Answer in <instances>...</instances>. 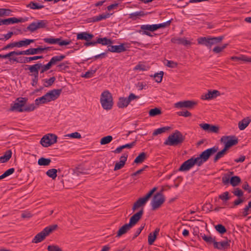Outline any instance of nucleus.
I'll return each instance as SVG.
<instances>
[{"label":"nucleus","mask_w":251,"mask_h":251,"mask_svg":"<svg viewBox=\"0 0 251 251\" xmlns=\"http://www.w3.org/2000/svg\"><path fill=\"white\" fill-rule=\"evenodd\" d=\"M184 140V137L178 130L169 135L164 143L165 145L176 146L181 144Z\"/></svg>","instance_id":"1"},{"label":"nucleus","mask_w":251,"mask_h":251,"mask_svg":"<svg viewBox=\"0 0 251 251\" xmlns=\"http://www.w3.org/2000/svg\"><path fill=\"white\" fill-rule=\"evenodd\" d=\"M224 38V36L201 37L199 38L197 41L199 44L204 45L210 49L213 45L221 43Z\"/></svg>","instance_id":"2"},{"label":"nucleus","mask_w":251,"mask_h":251,"mask_svg":"<svg viewBox=\"0 0 251 251\" xmlns=\"http://www.w3.org/2000/svg\"><path fill=\"white\" fill-rule=\"evenodd\" d=\"M58 227L56 224L51 225L46 227L44 229L35 235L33 239L32 242L34 243H38L44 240L46 237L50 233L55 230Z\"/></svg>","instance_id":"3"},{"label":"nucleus","mask_w":251,"mask_h":251,"mask_svg":"<svg viewBox=\"0 0 251 251\" xmlns=\"http://www.w3.org/2000/svg\"><path fill=\"white\" fill-rule=\"evenodd\" d=\"M218 149V146H214L211 148L204 151L200 154L199 156L195 157L198 163V166H201L204 162L207 161L210 156L216 153Z\"/></svg>","instance_id":"4"},{"label":"nucleus","mask_w":251,"mask_h":251,"mask_svg":"<svg viewBox=\"0 0 251 251\" xmlns=\"http://www.w3.org/2000/svg\"><path fill=\"white\" fill-rule=\"evenodd\" d=\"M100 102L102 107L105 110L112 109L113 101L112 94L108 91H104L100 95Z\"/></svg>","instance_id":"5"},{"label":"nucleus","mask_w":251,"mask_h":251,"mask_svg":"<svg viewBox=\"0 0 251 251\" xmlns=\"http://www.w3.org/2000/svg\"><path fill=\"white\" fill-rule=\"evenodd\" d=\"M157 188L153 187L151 190L144 197L138 199L134 203L132 210L134 211L138 208H141L144 209V206L146 204L149 199L151 197L155 191H156Z\"/></svg>","instance_id":"6"},{"label":"nucleus","mask_w":251,"mask_h":251,"mask_svg":"<svg viewBox=\"0 0 251 251\" xmlns=\"http://www.w3.org/2000/svg\"><path fill=\"white\" fill-rule=\"evenodd\" d=\"M27 98L20 97L16 99L15 102L11 104L10 111L23 112L24 106L27 101Z\"/></svg>","instance_id":"7"},{"label":"nucleus","mask_w":251,"mask_h":251,"mask_svg":"<svg viewBox=\"0 0 251 251\" xmlns=\"http://www.w3.org/2000/svg\"><path fill=\"white\" fill-rule=\"evenodd\" d=\"M139 99V96L135 95L133 93H130L127 98L120 97L117 105L119 108H125L127 107L131 101Z\"/></svg>","instance_id":"8"},{"label":"nucleus","mask_w":251,"mask_h":251,"mask_svg":"<svg viewBox=\"0 0 251 251\" xmlns=\"http://www.w3.org/2000/svg\"><path fill=\"white\" fill-rule=\"evenodd\" d=\"M48 24V21L46 20H37L30 24L26 27V30L32 33L38 29L46 28Z\"/></svg>","instance_id":"9"},{"label":"nucleus","mask_w":251,"mask_h":251,"mask_svg":"<svg viewBox=\"0 0 251 251\" xmlns=\"http://www.w3.org/2000/svg\"><path fill=\"white\" fill-rule=\"evenodd\" d=\"M165 201V198L163 195L160 192L156 193L151 201V209L155 210L160 207Z\"/></svg>","instance_id":"10"},{"label":"nucleus","mask_w":251,"mask_h":251,"mask_svg":"<svg viewBox=\"0 0 251 251\" xmlns=\"http://www.w3.org/2000/svg\"><path fill=\"white\" fill-rule=\"evenodd\" d=\"M221 142L225 143V150H228L231 147L238 143V139L235 136H223L221 138Z\"/></svg>","instance_id":"11"},{"label":"nucleus","mask_w":251,"mask_h":251,"mask_svg":"<svg viewBox=\"0 0 251 251\" xmlns=\"http://www.w3.org/2000/svg\"><path fill=\"white\" fill-rule=\"evenodd\" d=\"M43 40L44 42L49 44H58L61 46L68 45L72 42L70 40H62L61 38H54L52 37L45 38L43 39Z\"/></svg>","instance_id":"12"},{"label":"nucleus","mask_w":251,"mask_h":251,"mask_svg":"<svg viewBox=\"0 0 251 251\" xmlns=\"http://www.w3.org/2000/svg\"><path fill=\"white\" fill-rule=\"evenodd\" d=\"M195 165L198 166V163L194 157L184 161L179 168L178 171L180 172L188 171L192 168Z\"/></svg>","instance_id":"13"},{"label":"nucleus","mask_w":251,"mask_h":251,"mask_svg":"<svg viewBox=\"0 0 251 251\" xmlns=\"http://www.w3.org/2000/svg\"><path fill=\"white\" fill-rule=\"evenodd\" d=\"M156 31L154 25H143L140 26V30L138 32L142 35H146L150 37H153V35L151 34V31L153 32Z\"/></svg>","instance_id":"14"},{"label":"nucleus","mask_w":251,"mask_h":251,"mask_svg":"<svg viewBox=\"0 0 251 251\" xmlns=\"http://www.w3.org/2000/svg\"><path fill=\"white\" fill-rule=\"evenodd\" d=\"M197 104V102L193 100H183L178 101L175 104V107L176 108H187L188 109H192Z\"/></svg>","instance_id":"15"},{"label":"nucleus","mask_w":251,"mask_h":251,"mask_svg":"<svg viewBox=\"0 0 251 251\" xmlns=\"http://www.w3.org/2000/svg\"><path fill=\"white\" fill-rule=\"evenodd\" d=\"M230 240L226 238V240L214 243V248L219 250L225 251L230 248Z\"/></svg>","instance_id":"16"},{"label":"nucleus","mask_w":251,"mask_h":251,"mask_svg":"<svg viewBox=\"0 0 251 251\" xmlns=\"http://www.w3.org/2000/svg\"><path fill=\"white\" fill-rule=\"evenodd\" d=\"M143 213H144V209L142 208H141V209L138 212L134 214L131 217V218H130L129 222L128 224L131 227H132L141 218Z\"/></svg>","instance_id":"17"},{"label":"nucleus","mask_w":251,"mask_h":251,"mask_svg":"<svg viewBox=\"0 0 251 251\" xmlns=\"http://www.w3.org/2000/svg\"><path fill=\"white\" fill-rule=\"evenodd\" d=\"M220 95V93L218 90H209L207 93L201 95V99L203 100H212L216 98Z\"/></svg>","instance_id":"18"},{"label":"nucleus","mask_w":251,"mask_h":251,"mask_svg":"<svg viewBox=\"0 0 251 251\" xmlns=\"http://www.w3.org/2000/svg\"><path fill=\"white\" fill-rule=\"evenodd\" d=\"M127 157L128 154L127 153H124L123 155L121 156L120 161L116 163L114 170L117 171L122 169L124 166L127 160Z\"/></svg>","instance_id":"19"},{"label":"nucleus","mask_w":251,"mask_h":251,"mask_svg":"<svg viewBox=\"0 0 251 251\" xmlns=\"http://www.w3.org/2000/svg\"><path fill=\"white\" fill-rule=\"evenodd\" d=\"M172 43L179 45H182L184 46L191 45V41L187 40L185 38L174 37L171 40Z\"/></svg>","instance_id":"20"},{"label":"nucleus","mask_w":251,"mask_h":251,"mask_svg":"<svg viewBox=\"0 0 251 251\" xmlns=\"http://www.w3.org/2000/svg\"><path fill=\"white\" fill-rule=\"evenodd\" d=\"M62 90L60 89H53L49 91L46 94H47L50 101L54 100L59 98L60 96Z\"/></svg>","instance_id":"21"},{"label":"nucleus","mask_w":251,"mask_h":251,"mask_svg":"<svg viewBox=\"0 0 251 251\" xmlns=\"http://www.w3.org/2000/svg\"><path fill=\"white\" fill-rule=\"evenodd\" d=\"M42 47L39 46L37 48H30L25 50L21 51V55H34L42 53Z\"/></svg>","instance_id":"22"},{"label":"nucleus","mask_w":251,"mask_h":251,"mask_svg":"<svg viewBox=\"0 0 251 251\" xmlns=\"http://www.w3.org/2000/svg\"><path fill=\"white\" fill-rule=\"evenodd\" d=\"M27 18L24 19L23 18H16L15 17H12L4 19V25H9L20 22H24L27 21Z\"/></svg>","instance_id":"23"},{"label":"nucleus","mask_w":251,"mask_h":251,"mask_svg":"<svg viewBox=\"0 0 251 251\" xmlns=\"http://www.w3.org/2000/svg\"><path fill=\"white\" fill-rule=\"evenodd\" d=\"M94 37V35L87 32H82L77 34V40H84L89 41Z\"/></svg>","instance_id":"24"},{"label":"nucleus","mask_w":251,"mask_h":251,"mask_svg":"<svg viewBox=\"0 0 251 251\" xmlns=\"http://www.w3.org/2000/svg\"><path fill=\"white\" fill-rule=\"evenodd\" d=\"M251 122V117H247L238 123V127L241 130L245 129Z\"/></svg>","instance_id":"25"},{"label":"nucleus","mask_w":251,"mask_h":251,"mask_svg":"<svg viewBox=\"0 0 251 251\" xmlns=\"http://www.w3.org/2000/svg\"><path fill=\"white\" fill-rule=\"evenodd\" d=\"M132 227L128 224H125L118 231L116 237H120L122 235L126 233Z\"/></svg>","instance_id":"26"},{"label":"nucleus","mask_w":251,"mask_h":251,"mask_svg":"<svg viewBox=\"0 0 251 251\" xmlns=\"http://www.w3.org/2000/svg\"><path fill=\"white\" fill-rule=\"evenodd\" d=\"M50 102L47 94L41 97L37 98L35 100V104L39 105L41 104H44Z\"/></svg>","instance_id":"27"},{"label":"nucleus","mask_w":251,"mask_h":251,"mask_svg":"<svg viewBox=\"0 0 251 251\" xmlns=\"http://www.w3.org/2000/svg\"><path fill=\"white\" fill-rule=\"evenodd\" d=\"M12 151L11 150L6 151L4 154L0 157V162L5 163L7 162L12 156Z\"/></svg>","instance_id":"28"},{"label":"nucleus","mask_w":251,"mask_h":251,"mask_svg":"<svg viewBox=\"0 0 251 251\" xmlns=\"http://www.w3.org/2000/svg\"><path fill=\"white\" fill-rule=\"evenodd\" d=\"M113 13H106V14H100L98 16H95L93 18V22H97L100 21H101L104 19H106L107 18H109L111 15H112Z\"/></svg>","instance_id":"29"},{"label":"nucleus","mask_w":251,"mask_h":251,"mask_svg":"<svg viewBox=\"0 0 251 251\" xmlns=\"http://www.w3.org/2000/svg\"><path fill=\"white\" fill-rule=\"evenodd\" d=\"M44 6L35 1H31L26 5V7L30 8L31 9H40L43 8Z\"/></svg>","instance_id":"30"},{"label":"nucleus","mask_w":251,"mask_h":251,"mask_svg":"<svg viewBox=\"0 0 251 251\" xmlns=\"http://www.w3.org/2000/svg\"><path fill=\"white\" fill-rule=\"evenodd\" d=\"M50 136L49 135V134L44 135L41 139L40 140V143L44 147H48L50 146L51 145V142L50 141L49 138Z\"/></svg>","instance_id":"31"},{"label":"nucleus","mask_w":251,"mask_h":251,"mask_svg":"<svg viewBox=\"0 0 251 251\" xmlns=\"http://www.w3.org/2000/svg\"><path fill=\"white\" fill-rule=\"evenodd\" d=\"M34 41L35 40L34 39H26L24 40H21L19 42H16L17 47L20 48L22 47L27 46L30 44L33 43Z\"/></svg>","instance_id":"32"},{"label":"nucleus","mask_w":251,"mask_h":251,"mask_svg":"<svg viewBox=\"0 0 251 251\" xmlns=\"http://www.w3.org/2000/svg\"><path fill=\"white\" fill-rule=\"evenodd\" d=\"M147 158V154L144 152L140 153L135 159L134 163L139 164L142 163Z\"/></svg>","instance_id":"33"},{"label":"nucleus","mask_w":251,"mask_h":251,"mask_svg":"<svg viewBox=\"0 0 251 251\" xmlns=\"http://www.w3.org/2000/svg\"><path fill=\"white\" fill-rule=\"evenodd\" d=\"M55 79V77L54 76H52L50 77L49 79H43L42 81L43 83L44 87H49L53 84Z\"/></svg>","instance_id":"34"},{"label":"nucleus","mask_w":251,"mask_h":251,"mask_svg":"<svg viewBox=\"0 0 251 251\" xmlns=\"http://www.w3.org/2000/svg\"><path fill=\"white\" fill-rule=\"evenodd\" d=\"M226 151L227 150H225V148H224V149L218 152L214 158V162H217L218 160L223 157L226 154Z\"/></svg>","instance_id":"35"},{"label":"nucleus","mask_w":251,"mask_h":251,"mask_svg":"<svg viewBox=\"0 0 251 251\" xmlns=\"http://www.w3.org/2000/svg\"><path fill=\"white\" fill-rule=\"evenodd\" d=\"M97 42H99V44H100L102 45H109L112 43V41L106 37L98 38Z\"/></svg>","instance_id":"36"},{"label":"nucleus","mask_w":251,"mask_h":251,"mask_svg":"<svg viewBox=\"0 0 251 251\" xmlns=\"http://www.w3.org/2000/svg\"><path fill=\"white\" fill-rule=\"evenodd\" d=\"M60 171V170H58L55 169H51L49 170L46 172V175L50 177L52 179H54L57 176V172Z\"/></svg>","instance_id":"37"},{"label":"nucleus","mask_w":251,"mask_h":251,"mask_svg":"<svg viewBox=\"0 0 251 251\" xmlns=\"http://www.w3.org/2000/svg\"><path fill=\"white\" fill-rule=\"evenodd\" d=\"M170 127H169V126H164L162 127L157 128V129H155V130H154V131L152 133V135L153 136H156V135H157L158 134L164 133L166 131H167V130H168L169 129H170Z\"/></svg>","instance_id":"38"},{"label":"nucleus","mask_w":251,"mask_h":251,"mask_svg":"<svg viewBox=\"0 0 251 251\" xmlns=\"http://www.w3.org/2000/svg\"><path fill=\"white\" fill-rule=\"evenodd\" d=\"M161 113L162 112L161 109L157 107L151 109L149 112V114L150 117H155L161 114Z\"/></svg>","instance_id":"39"},{"label":"nucleus","mask_w":251,"mask_h":251,"mask_svg":"<svg viewBox=\"0 0 251 251\" xmlns=\"http://www.w3.org/2000/svg\"><path fill=\"white\" fill-rule=\"evenodd\" d=\"M240 182L241 179L238 176H233L230 178V184L232 186L235 187L237 186Z\"/></svg>","instance_id":"40"},{"label":"nucleus","mask_w":251,"mask_h":251,"mask_svg":"<svg viewBox=\"0 0 251 251\" xmlns=\"http://www.w3.org/2000/svg\"><path fill=\"white\" fill-rule=\"evenodd\" d=\"M51 162V160L49 158L41 157L38 160V164L40 166H48Z\"/></svg>","instance_id":"41"},{"label":"nucleus","mask_w":251,"mask_h":251,"mask_svg":"<svg viewBox=\"0 0 251 251\" xmlns=\"http://www.w3.org/2000/svg\"><path fill=\"white\" fill-rule=\"evenodd\" d=\"M36 105L35 103L29 104L25 105L24 107L23 112H31L34 111L36 108Z\"/></svg>","instance_id":"42"},{"label":"nucleus","mask_w":251,"mask_h":251,"mask_svg":"<svg viewBox=\"0 0 251 251\" xmlns=\"http://www.w3.org/2000/svg\"><path fill=\"white\" fill-rule=\"evenodd\" d=\"M172 20H169L166 22L159 24H154L155 26V30H157L159 28H164L167 26H169L171 23Z\"/></svg>","instance_id":"43"},{"label":"nucleus","mask_w":251,"mask_h":251,"mask_svg":"<svg viewBox=\"0 0 251 251\" xmlns=\"http://www.w3.org/2000/svg\"><path fill=\"white\" fill-rule=\"evenodd\" d=\"M21 55V51H12L11 52H9V53L3 54V58H8L9 60L10 61V58H12L13 55Z\"/></svg>","instance_id":"44"},{"label":"nucleus","mask_w":251,"mask_h":251,"mask_svg":"<svg viewBox=\"0 0 251 251\" xmlns=\"http://www.w3.org/2000/svg\"><path fill=\"white\" fill-rule=\"evenodd\" d=\"M233 174V172H229L228 174L225 175L222 177V182L224 185H227L230 183V176Z\"/></svg>","instance_id":"45"},{"label":"nucleus","mask_w":251,"mask_h":251,"mask_svg":"<svg viewBox=\"0 0 251 251\" xmlns=\"http://www.w3.org/2000/svg\"><path fill=\"white\" fill-rule=\"evenodd\" d=\"M164 73L163 71H160L159 73H155L153 75L155 81L157 83H160L162 80Z\"/></svg>","instance_id":"46"},{"label":"nucleus","mask_w":251,"mask_h":251,"mask_svg":"<svg viewBox=\"0 0 251 251\" xmlns=\"http://www.w3.org/2000/svg\"><path fill=\"white\" fill-rule=\"evenodd\" d=\"M114 50L115 52L117 53H121L126 50L124 44H122L120 45H115Z\"/></svg>","instance_id":"47"},{"label":"nucleus","mask_w":251,"mask_h":251,"mask_svg":"<svg viewBox=\"0 0 251 251\" xmlns=\"http://www.w3.org/2000/svg\"><path fill=\"white\" fill-rule=\"evenodd\" d=\"M113 139L112 136L108 135L102 137L100 139V143L101 145H106L109 143Z\"/></svg>","instance_id":"48"},{"label":"nucleus","mask_w":251,"mask_h":251,"mask_svg":"<svg viewBox=\"0 0 251 251\" xmlns=\"http://www.w3.org/2000/svg\"><path fill=\"white\" fill-rule=\"evenodd\" d=\"M215 228L216 230L221 234H224L226 232V229L222 224H218L215 226Z\"/></svg>","instance_id":"49"},{"label":"nucleus","mask_w":251,"mask_h":251,"mask_svg":"<svg viewBox=\"0 0 251 251\" xmlns=\"http://www.w3.org/2000/svg\"><path fill=\"white\" fill-rule=\"evenodd\" d=\"M202 239L205 241L206 243L208 244H212L213 243L214 244V242H215V240L214 238H213L210 236H207L205 234H203L201 235Z\"/></svg>","instance_id":"50"},{"label":"nucleus","mask_w":251,"mask_h":251,"mask_svg":"<svg viewBox=\"0 0 251 251\" xmlns=\"http://www.w3.org/2000/svg\"><path fill=\"white\" fill-rule=\"evenodd\" d=\"M51 67L50 64L48 62L46 64H42V67L40 69V74L41 75L44 74L45 72H47L48 70H50Z\"/></svg>","instance_id":"51"},{"label":"nucleus","mask_w":251,"mask_h":251,"mask_svg":"<svg viewBox=\"0 0 251 251\" xmlns=\"http://www.w3.org/2000/svg\"><path fill=\"white\" fill-rule=\"evenodd\" d=\"M10 61L16 62V63H25V57H12L10 58Z\"/></svg>","instance_id":"52"},{"label":"nucleus","mask_w":251,"mask_h":251,"mask_svg":"<svg viewBox=\"0 0 251 251\" xmlns=\"http://www.w3.org/2000/svg\"><path fill=\"white\" fill-rule=\"evenodd\" d=\"M211 125L207 123H201L199 124V126L204 131L210 132Z\"/></svg>","instance_id":"53"},{"label":"nucleus","mask_w":251,"mask_h":251,"mask_svg":"<svg viewBox=\"0 0 251 251\" xmlns=\"http://www.w3.org/2000/svg\"><path fill=\"white\" fill-rule=\"evenodd\" d=\"M211 125L207 123H201L199 124V126L204 131L210 132Z\"/></svg>","instance_id":"54"},{"label":"nucleus","mask_w":251,"mask_h":251,"mask_svg":"<svg viewBox=\"0 0 251 251\" xmlns=\"http://www.w3.org/2000/svg\"><path fill=\"white\" fill-rule=\"evenodd\" d=\"M11 10L9 9L0 8V17L9 16Z\"/></svg>","instance_id":"55"},{"label":"nucleus","mask_w":251,"mask_h":251,"mask_svg":"<svg viewBox=\"0 0 251 251\" xmlns=\"http://www.w3.org/2000/svg\"><path fill=\"white\" fill-rule=\"evenodd\" d=\"M42 67V63H37L33 65L28 66V69H33L35 70H39L40 71L41 68Z\"/></svg>","instance_id":"56"},{"label":"nucleus","mask_w":251,"mask_h":251,"mask_svg":"<svg viewBox=\"0 0 251 251\" xmlns=\"http://www.w3.org/2000/svg\"><path fill=\"white\" fill-rule=\"evenodd\" d=\"M177 115L179 116H183L184 117H190L192 114L187 110L185 111H179L176 113Z\"/></svg>","instance_id":"57"},{"label":"nucleus","mask_w":251,"mask_h":251,"mask_svg":"<svg viewBox=\"0 0 251 251\" xmlns=\"http://www.w3.org/2000/svg\"><path fill=\"white\" fill-rule=\"evenodd\" d=\"M229 193L228 192L226 191L221 195H219V198L222 201H227L229 199V197L228 196Z\"/></svg>","instance_id":"58"},{"label":"nucleus","mask_w":251,"mask_h":251,"mask_svg":"<svg viewBox=\"0 0 251 251\" xmlns=\"http://www.w3.org/2000/svg\"><path fill=\"white\" fill-rule=\"evenodd\" d=\"M134 70H140L144 71H147V68L146 66L144 64H138L135 66V67L134 68Z\"/></svg>","instance_id":"59"},{"label":"nucleus","mask_w":251,"mask_h":251,"mask_svg":"<svg viewBox=\"0 0 251 251\" xmlns=\"http://www.w3.org/2000/svg\"><path fill=\"white\" fill-rule=\"evenodd\" d=\"M47 249L48 251H62L58 246L55 245H49Z\"/></svg>","instance_id":"60"},{"label":"nucleus","mask_w":251,"mask_h":251,"mask_svg":"<svg viewBox=\"0 0 251 251\" xmlns=\"http://www.w3.org/2000/svg\"><path fill=\"white\" fill-rule=\"evenodd\" d=\"M233 194L237 196L238 197H241L243 196V191L239 189V188H236L234 189V191L233 192Z\"/></svg>","instance_id":"61"},{"label":"nucleus","mask_w":251,"mask_h":251,"mask_svg":"<svg viewBox=\"0 0 251 251\" xmlns=\"http://www.w3.org/2000/svg\"><path fill=\"white\" fill-rule=\"evenodd\" d=\"M49 135L50 136L49 139L51 142V145H53L54 143H56L57 136L54 134H49Z\"/></svg>","instance_id":"62"},{"label":"nucleus","mask_w":251,"mask_h":251,"mask_svg":"<svg viewBox=\"0 0 251 251\" xmlns=\"http://www.w3.org/2000/svg\"><path fill=\"white\" fill-rule=\"evenodd\" d=\"M155 235L153 236L152 233L149 234L148 236V243L150 245H151L156 239Z\"/></svg>","instance_id":"63"},{"label":"nucleus","mask_w":251,"mask_h":251,"mask_svg":"<svg viewBox=\"0 0 251 251\" xmlns=\"http://www.w3.org/2000/svg\"><path fill=\"white\" fill-rule=\"evenodd\" d=\"M58 62H60V60H59L57 56H54L50 59L49 62L52 66V65H55Z\"/></svg>","instance_id":"64"}]
</instances>
